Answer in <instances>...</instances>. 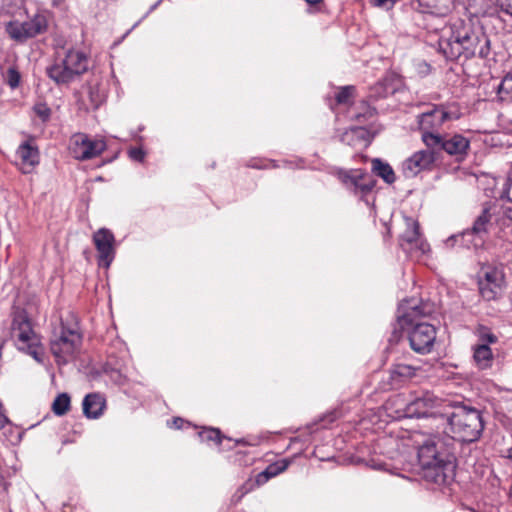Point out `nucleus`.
I'll return each instance as SVG.
<instances>
[{
	"label": "nucleus",
	"mask_w": 512,
	"mask_h": 512,
	"mask_svg": "<svg viewBox=\"0 0 512 512\" xmlns=\"http://www.w3.org/2000/svg\"><path fill=\"white\" fill-rule=\"evenodd\" d=\"M440 50L446 58L456 60L463 56L486 58L490 53V40L481 30H475L471 24L457 19L444 30L439 40Z\"/></svg>",
	"instance_id": "nucleus-1"
},
{
	"label": "nucleus",
	"mask_w": 512,
	"mask_h": 512,
	"mask_svg": "<svg viewBox=\"0 0 512 512\" xmlns=\"http://www.w3.org/2000/svg\"><path fill=\"white\" fill-rule=\"evenodd\" d=\"M413 315H416L417 314V308H413V312H412Z\"/></svg>",
	"instance_id": "nucleus-47"
},
{
	"label": "nucleus",
	"mask_w": 512,
	"mask_h": 512,
	"mask_svg": "<svg viewBox=\"0 0 512 512\" xmlns=\"http://www.w3.org/2000/svg\"><path fill=\"white\" fill-rule=\"evenodd\" d=\"M98 253L99 266L109 268L115 258V237L107 228L98 229L92 237Z\"/></svg>",
	"instance_id": "nucleus-14"
},
{
	"label": "nucleus",
	"mask_w": 512,
	"mask_h": 512,
	"mask_svg": "<svg viewBox=\"0 0 512 512\" xmlns=\"http://www.w3.org/2000/svg\"><path fill=\"white\" fill-rule=\"evenodd\" d=\"M473 359L479 369L485 370L492 367L494 355L488 345L476 344L473 348Z\"/></svg>",
	"instance_id": "nucleus-24"
},
{
	"label": "nucleus",
	"mask_w": 512,
	"mask_h": 512,
	"mask_svg": "<svg viewBox=\"0 0 512 512\" xmlns=\"http://www.w3.org/2000/svg\"><path fill=\"white\" fill-rule=\"evenodd\" d=\"M354 87L346 86L340 89L336 94V101L339 104H347L353 95Z\"/></svg>",
	"instance_id": "nucleus-34"
},
{
	"label": "nucleus",
	"mask_w": 512,
	"mask_h": 512,
	"mask_svg": "<svg viewBox=\"0 0 512 512\" xmlns=\"http://www.w3.org/2000/svg\"><path fill=\"white\" fill-rule=\"evenodd\" d=\"M20 159V169L23 173H30L39 164V150L32 139L23 142L16 151Z\"/></svg>",
	"instance_id": "nucleus-19"
},
{
	"label": "nucleus",
	"mask_w": 512,
	"mask_h": 512,
	"mask_svg": "<svg viewBox=\"0 0 512 512\" xmlns=\"http://www.w3.org/2000/svg\"><path fill=\"white\" fill-rule=\"evenodd\" d=\"M478 344H494L497 342V337L489 329L481 327L478 330Z\"/></svg>",
	"instance_id": "nucleus-32"
},
{
	"label": "nucleus",
	"mask_w": 512,
	"mask_h": 512,
	"mask_svg": "<svg viewBox=\"0 0 512 512\" xmlns=\"http://www.w3.org/2000/svg\"><path fill=\"white\" fill-rule=\"evenodd\" d=\"M505 276L503 269L494 265H483L478 273V287L481 296L487 300H495L503 291Z\"/></svg>",
	"instance_id": "nucleus-6"
},
{
	"label": "nucleus",
	"mask_w": 512,
	"mask_h": 512,
	"mask_svg": "<svg viewBox=\"0 0 512 512\" xmlns=\"http://www.w3.org/2000/svg\"><path fill=\"white\" fill-rule=\"evenodd\" d=\"M48 21L44 14H36L33 18L23 23L9 22L6 31L11 38L22 41L34 37L46 31Z\"/></svg>",
	"instance_id": "nucleus-12"
},
{
	"label": "nucleus",
	"mask_w": 512,
	"mask_h": 512,
	"mask_svg": "<svg viewBox=\"0 0 512 512\" xmlns=\"http://www.w3.org/2000/svg\"><path fill=\"white\" fill-rule=\"evenodd\" d=\"M509 458L512 459V449L509 450Z\"/></svg>",
	"instance_id": "nucleus-48"
},
{
	"label": "nucleus",
	"mask_w": 512,
	"mask_h": 512,
	"mask_svg": "<svg viewBox=\"0 0 512 512\" xmlns=\"http://www.w3.org/2000/svg\"><path fill=\"white\" fill-rule=\"evenodd\" d=\"M289 461L286 459L280 460L278 462L270 464L264 471L260 472L256 476V483L258 485H262L266 483L270 478L277 476L278 474L284 472L288 466Z\"/></svg>",
	"instance_id": "nucleus-25"
},
{
	"label": "nucleus",
	"mask_w": 512,
	"mask_h": 512,
	"mask_svg": "<svg viewBox=\"0 0 512 512\" xmlns=\"http://www.w3.org/2000/svg\"><path fill=\"white\" fill-rule=\"evenodd\" d=\"M421 370V361L409 358L398 359L390 369L391 379L396 382H405L418 375Z\"/></svg>",
	"instance_id": "nucleus-18"
},
{
	"label": "nucleus",
	"mask_w": 512,
	"mask_h": 512,
	"mask_svg": "<svg viewBox=\"0 0 512 512\" xmlns=\"http://www.w3.org/2000/svg\"><path fill=\"white\" fill-rule=\"evenodd\" d=\"M106 149L103 139L90 138L86 134L77 133L70 138L69 151L77 160H89L99 156Z\"/></svg>",
	"instance_id": "nucleus-10"
},
{
	"label": "nucleus",
	"mask_w": 512,
	"mask_h": 512,
	"mask_svg": "<svg viewBox=\"0 0 512 512\" xmlns=\"http://www.w3.org/2000/svg\"><path fill=\"white\" fill-rule=\"evenodd\" d=\"M445 420L448 421L455 437L463 442L476 441L484 429L481 412L467 406L455 408Z\"/></svg>",
	"instance_id": "nucleus-4"
},
{
	"label": "nucleus",
	"mask_w": 512,
	"mask_h": 512,
	"mask_svg": "<svg viewBox=\"0 0 512 512\" xmlns=\"http://www.w3.org/2000/svg\"><path fill=\"white\" fill-rule=\"evenodd\" d=\"M70 409V396L67 393L59 394L53 401L52 411L55 415L63 416Z\"/></svg>",
	"instance_id": "nucleus-30"
},
{
	"label": "nucleus",
	"mask_w": 512,
	"mask_h": 512,
	"mask_svg": "<svg viewBox=\"0 0 512 512\" xmlns=\"http://www.w3.org/2000/svg\"><path fill=\"white\" fill-rule=\"evenodd\" d=\"M406 231L400 239V247L411 258H420L430 251V246L419 231V224L413 218H405Z\"/></svg>",
	"instance_id": "nucleus-9"
},
{
	"label": "nucleus",
	"mask_w": 512,
	"mask_h": 512,
	"mask_svg": "<svg viewBox=\"0 0 512 512\" xmlns=\"http://www.w3.org/2000/svg\"><path fill=\"white\" fill-rule=\"evenodd\" d=\"M129 156L131 159L140 162L144 159L145 153L140 148H133L129 151Z\"/></svg>",
	"instance_id": "nucleus-41"
},
{
	"label": "nucleus",
	"mask_w": 512,
	"mask_h": 512,
	"mask_svg": "<svg viewBox=\"0 0 512 512\" xmlns=\"http://www.w3.org/2000/svg\"><path fill=\"white\" fill-rule=\"evenodd\" d=\"M495 211V223L500 227L512 222V206H503L493 203Z\"/></svg>",
	"instance_id": "nucleus-28"
},
{
	"label": "nucleus",
	"mask_w": 512,
	"mask_h": 512,
	"mask_svg": "<svg viewBox=\"0 0 512 512\" xmlns=\"http://www.w3.org/2000/svg\"><path fill=\"white\" fill-rule=\"evenodd\" d=\"M199 437L202 441L220 443V431L214 428L204 429L199 433Z\"/></svg>",
	"instance_id": "nucleus-33"
},
{
	"label": "nucleus",
	"mask_w": 512,
	"mask_h": 512,
	"mask_svg": "<svg viewBox=\"0 0 512 512\" xmlns=\"http://www.w3.org/2000/svg\"><path fill=\"white\" fill-rule=\"evenodd\" d=\"M498 98L501 101H512V74L507 73L497 89Z\"/></svg>",
	"instance_id": "nucleus-29"
},
{
	"label": "nucleus",
	"mask_w": 512,
	"mask_h": 512,
	"mask_svg": "<svg viewBox=\"0 0 512 512\" xmlns=\"http://www.w3.org/2000/svg\"><path fill=\"white\" fill-rule=\"evenodd\" d=\"M105 405V399L100 394H88L82 403L83 413L89 419H97L103 414Z\"/></svg>",
	"instance_id": "nucleus-21"
},
{
	"label": "nucleus",
	"mask_w": 512,
	"mask_h": 512,
	"mask_svg": "<svg viewBox=\"0 0 512 512\" xmlns=\"http://www.w3.org/2000/svg\"><path fill=\"white\" fill-rule=\"evenodd\" d=\"M307 4L314 6L322 2V0H305Z\"/></svg>",
	"instance_id": "nucleus-45"
},
{
	"label": "nucleus",
	"mask_w": 512,
	"mask_h": 512,
	"mask_svg": "<svg viewBox=\"0 0 512 512\" xmlns=\"http://www.w3.org/2000/svg\"><path fill=\"white\" fill-rule=\"evenodd\" d=\"M34 112L43 121L46 122L51 116V109L46 103H37L34 105Z\"/></svg>",
	"instance_id": "nucleus-35"
},
{
	"label": "nucleus",
	"mask_w": 512,
	"mask_h": 512,
	"mask_svg": "<svg viewBox=\"0 0 512 512\" xmlns=\"http://www.w3.org/2000/svg\"><path fill=\"white\" fill-rule=\"evenodd\" d=\"M452 119V116L443 107H435L419 116V127L422 131V140L426 134H439L437 131L443 123Z\"/></svg>",
	"instance_id": "nucleus-17"
},
{
	"label": "nucleus",
	"mask_w": 512,
	"mask_h": 512,
	"mask_svg": "<svg viewBox=\"0 0 512 512\" xmlns=\"http://www.w3.org/2000/svg\"><path fill=\"white\" fill-rule=\"evenodd\" d=\"M372 170L388 184H392L396 180L392 167L378 158L372 160Z\"/></svg>",
	"instance_id": "nucleus-27"
},
{
	"label": "nucleus",
	"mask_w": 512,
	"mask_h": 512,
	"mask_svg": "<svg viewBox=\"0 0 512 512\" xmlns=\"http://www.w3.org/2000/svg\"><path fill=\"white\" fill-rule=\"evenodd\" d=\"M424 143L430 149L439 148L457 159H462L469 149L470 142L460 134L442 136L440 134H426Z\"/></svg>",
	"instance_id": "nucleus-8"
},
{
	"label": "nucleus",
	"mask_w": 512,
	"mask_h": 512,
	"mask_svg": "<svg viewBox=\"0 0 512 512\" xmlns=\"http://www.w3.org/2000/svg\"><path fill=\"white\" fill-rule=\"evenodd\" d=\"M436 160L433 150H420L402 163V172L406 178L415 177L422 171L430 170Z\"/></svg>",
	"instance_id": "nucleus-16"
},
{
	"label": "nucleus",
	"mask_w": 512,
	"mask_h": 512,
	"mask_svg": "<svg viewBox=\"0 0 512 512\" xmlns=\"http://www.w3.org/2000/svg\"><path fill=\"white\" fill-rule=\"evenodd\" d=\"M66 65L74 74L75 78L83 74L88 69V58L85 53L79 50H69L63 57Z\"/></svg>",
	"instance_id": "nucleus-22"
},
{
	"label": "nucleus",
	"mask_w": 512,
	"mask_h": 512,
	"mask_svg": "<svg viewBox=\"0 0 512 512\" xmlns=\"http://www.w3.org/2000/svg\"><path fill=\"white\" fill-rule=\"evenodd\" d=\"M12 337L19 350L32 356L37 362H43L44 352L40 340L33 331L31 323L24 312H19L14 315Z\"/></svg>",
	"instance_id": "nucleus-5"
},
{
	"label": "nucleus",
	"mask_w": 512,
	"mask_h": 512,
	"mask_svg": "<svg viewBox=\"0 0 512 512\" xmlns=\"http://www.w3.org/2000/svg\"><path fill=\"white\" fill-rule=\"evenodd\" d=\"M359 110L353 115V118L359 123L371 120L376 113L375 109L365 102L361 103Z\"/></svg>",
	"instance_id": "nucleus-31"
},
{
	"label": "nucleus",
	"mask_w": 512,
	"mask_h": 512,
	"mask_svg": "<svg viewBox=\"0 0 512 512\" xmlns=\"http://www.w3.org/2000/svg\"><path fill=\"white\" fill-rule=\"evenodd\" d=\"M338 178L347 189L356 195L364 196L375 186L374 178L369 173L360 169L339 171Z\"/></svg>",
	"instance_id": "nucleus-13"
},
{
	"label": "nucleus",
	"mask_w": 512,
	"mask_h": 512,
	"mask_svg": "<svg viewBox=\"0 0 512 512\" xmlns=\"http://www.w3.org/2000/svg\"><path fill=\"white\" fill-rule=\"evenodd\" d=\"M412 314H408V315H404V316H399L398 319H399V322L401 325H403L404 323H407L408 322V317H410Z\"/></svg>",
	"instance_id": "nucleus-44"
},
{
	"label": "nucleus",
	"mask_w": 512,
	"mask_h": 512,
	"mask_svg": "<svg viewBox=\"0 0 512 512\" xmlns=\"http://www.w3.org/2000/svg\"><path fill=\"white\" fill-rule=\"evenodd\" d=\"M82 335L77 322H61L58 331L50 340V351L56 363L61 366L73 361L81 348Z\"/></svg>",
	"instance_id": "nucleus-3"
},
{
	"label": "nucleus",
	"mask_w": 512,
	"mask_h": 512,
	"mask_svg": "<svg viewBox=\"0 0 512 512\" xmlns=\"http://www.w3.org/2000/svg\"><path fill=\"white\" fill-rule=\"evenodd\" d=\"M408 340L411 348L420 354L431 352L436 340V329L433 325L425 322L411 323L408 330Z\"/></svg>",
	"instance_id": "nucleus-11"
},
{
	"label": "nucleus",
	"mask_w": 512,
	"mask_h": 512,
	"mask_svg": "<svg viewBox=\"0 0 512 512\" xmlns=\"http://www.w3.org/2000/svg\"><path fill=\"white\" fill-rule=\"evenodd\" d=\"M428 8L430 14L446 16L453 8V0H421Z\"/></svg>",
	"instance_id": "nucleus-26"
},
{
	"label": "nucleus",
	"mask_w": 512,
	"mask_h": 512,
	"mask_svg": "<svg viewBox=\"0 0 512 512\" xmlns=\"http://www.w3.org/2000/svg\"><path fill=\"white\" fill-rule=\"evenodd\" d=\"M442 400L430 392H423L414 397L405 406V416L413 418L432 417L444 420Z\"/></svg>",
	"instance_id": "nucleus-7"
},
{
	"label": "nucleus",
	"mask_w": 512,
	"mask_h": 512,
	"mask_svg": "<svg viewBox=\"0 0 512 512\" xmlns=\"http://www.w3.org/2000/svg\"><path fill=\"white\" fill-rule=\"evenodd\" d=\"M413 441L418 449V459L425 478L437 484L445 483L448 473L453 470V464L446 459L445 454L441 451L440 438L435 435L425 436L415 433Z\"/></svg>",
	"instance_id": "nucleus-2"
},
{
	"label": "nucleus",
	"mask_w": 512,
	"mask_h": 512,
	"mask_svg": "<svg viewBox=\"0 0 512 512\" xmlns=\"http://www.w3.org/2000/svg\"><path fill=\"white\" fill-rule=\"evenodd\" d=\"M493 219L495 220L493 203H485L482 207L481 213L474 220L471 229L464 232L463 237L473 236V246H482Z\"/></svg>",
	"instance_id": "nucleus-15"
},
{
	"label": "nucleus",
	"mask_w": 512,
	"mask_h": 512,
	"mask_svg": "<svg viewBox=\"0 0 512 512\" xmlns=\"http://www.w3.org/2000/svg\"><path fill=\"white\" fill-rule=\"evenodd\" d=\"M502 11L512 16V0H498Z\"/></svg>",
	"instance_id": "nucleus-42"
},
{
	"label": "nucleus",
	"mask_w": 512,
	"mask_h": 512,
	"mask_svg": "<svg viewBox=\"0 0 512 512\" xmlns=\"http://www.w3.org/2000/svg\"><path fill=\"white\" fill-rule=\"evenodd\" d=\"M46 72L48 77L58 85L68 84L76 79L63 58H57L47 67Z\"/></svg>",
	"instance_id": "nucleus-20"
},
{
	"label": "nucleus",
	"mask_w": 512,
	"mask_h": 512,
	"mask_svg": "<svg viewBox=\"0 0 512 512\" xmlns=\"http://www.w3.org/2000/svg\"><path fill=\"white\" fill-rule=\"evenodd\" d=\"M51 1L54 6H58L63 2V0H51Z\"/></svg>",
	"instance_id": "nucleus-46"
},
{
	"label": "nucleus",
	"mask_w": 512,
	"mask_h": 512,
	"mask_svg": "<svg viewBox=\"0 0 512 512\" xmlns=\"http://www.w3.org/2000/svg\"><path fill=\"white\" fill-rule=\"evenodd\" d=\"M183 419L182 418H175L173 420V426L177 429H180L182 427V424H183Z\"/></svg>",
	"instance_id": "nucleus-43"
},
{
	"label": "nucleus",
	"mask_w": 512,
	"mask_h": 512,
	"mask_svg": "<svg viewBox=\"0 0 512 512\" xmlns=\"http://www.w3.org/2000/svg\"><path fill=\"white\" fill-rule=\"evenodd\" d=\"M20 82V75L14 69H9L8 71V84L11 88H16Z\"/></svg>",
	"instance_id": "nucleus-38"
},
{
	"label": "nucleus",
	"mask_w": 512,
	"mask_h": 512,
	"mask_svg": "<svg viewBox=\"0 0 512 512\" xmlns=\"http://www.w3.org/2000/svg\"><path fill=\"white\" fill-rule=\"evenodd\" d=\"M340 140L352 147L366 146L370 142V136L365 128L352 127L342 134Z\"/></svg>",
	"instance_id": "nucleus-23"
},
{
	"label": "nucleus",
	"mask_w": 512,
	"mask_h": 512,
	"mask_svg": "<svg viewBox=\"0 0 512 512\" xmlns=\"http://www.w3.org/2000/svg\"><path fill=\"white\" fill-rule=\"evenodd\" d=\"M370 3L375 7L390 9L393 7L395 0H370Z\"/></svg>",
	"instance_id": "nucleus-39"
},
{
	"label": "nucleus",
	"mask_w": 512,
	"mask_h": 512,
	"mask_svg": "<svg viewBox=\"0 0 512 512\" xmlns=\"http://www.w3.org/2000/svg\"><path fill=\"white\" fill-rule=\"evenodd\" d=\"M89 97L91 100V107L97 108L102 102V96L95 94L92 88H89Z\"/></svg>",
	"instance_id": "nucleus-40"
},
{
	"label": "nucleus",
	"mask_w": 512,
	"mask_h": 512,
	"mask_svg": "<svg viewBox=\"0 0 512 512\" xmlns=\"http://www.w3.org/2000/svg\"><path fill=\"white\" fill-rule=\"evenodd\" d=\"M501 197L512 202V174L504 183Z\"/></svg>",
	"instance_id": "nucleus-37"
},
{
	"label": "nucleus",
	"mask_w": 512,
	"mask_h": 512,
	"mask_svg": "<svg viewBox=\"0 0 512 512\" xmlns=\"http://www.w3.org/2000/svg\"><path fill=\"white\" fill-rule=\"evenodd\" d=\"M388 94L387 81L382 80L376 83L371 90V96L375 98H382Z\"/></svg>",
	"instance_id": "nucleus-36"
}]
</instances>
